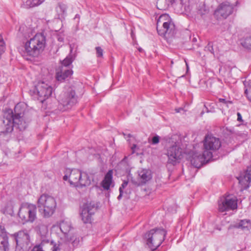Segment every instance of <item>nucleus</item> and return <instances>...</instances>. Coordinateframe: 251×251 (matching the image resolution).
Segmentation results:
<instances>
[{
	"instance_id": "f257e3e1",
	"label": "nucleus",
	"mask_w": 251,
	"mask_h": 251,
	"mask_svg": "<svg viewBox=\"0 0 251 251\" xmlns=\"http://www.w3.org/2000/svg\"><path fill=\"white\" fill-rule=\"evenodd\" d=\"M25 109L24 103H18L14 112L9 110L5 113L3 118L0 119V133H11L14 127L21 131L25 130L31 120L30 113Z\"/></svg>"
},
{
	"instance_id": "2eb2a0df",
	"label": "nucleus",
	"mask_w": 251,
	"mask_h": 251,
	"mask_svg": "<svg viewBox=\"0 0 251 251\" xmlns=\"http://www.w3.org/2000/svg\"><path fill=\"white\" fill-rule=\"evenodd\" d=\"M35 90L38 96V99L42 103L48 99L52 94L53 89L52 87L44 81L38 83L35 86Z\"/></svg>"
},
{
	"instance_id": "1a4fd4ad",
	"label": "nucleus",
	"mask_w": 251,
	"mask_h": 251,
	"mask_svg": "<svg viewBox=\"0 0 251 251\" xmlns=\"http://www.w3.org/2000/svg\"><path fill=\"white\" fill-rule=\"evenodd\" d=\"M203 142L204 156L207 158L212 159V152L218 150L221 146L220 140L212 135H207Z\"/></svg>"
},
{
	"instance_id": "2f4dec72",
	"label": "nucleus",
	"mask_w": 251,
	"mask_h": 251,
	"mask_svg": "<svg viewBox=\"0 0 251 251\" xmlns=\"http://www.w3.org/2000/svg\"><path fill=\"white\" fill-rule=\"evenodd\" d=\"M70 241H72V244L73 245V246H76L78 245L79 240L78 238H77L74 236H73L72 237H70Z\"/></svg>"
},
{
	"instance_id": "6ab92c4d",
	"label": "nucleus",
	"mask_w": 251,
	"mask_h": 251,
	"mask_svg": "<svg viewBox=\"0 0 251 251\" xmlns=\"http://www.w3.org/2000/svg\"><path fill=\"white\" fill-rule=\"evenodd\" d=\"M0 250L3 251L9 250L8 237L4 228L0 227Z\"/></svg>"
},
{
	"instance_id": "f704fd0d",
	"label": "nucleus",
	"mask_w": 251,
	"mask_h": 251,
	"mask_svg": "<svg viewBox=\"0 0 251 251\" xmlns=\"http://www.w3.org/2000/svg\"><path fill=\"white\" fill-rule=\"evenodd\" d=\"M219 102H222V103H224L225 104H227V103H232V102L231 101H227L225 99H222V98H220L219 99Z\"/></svg>"
},
{
	"instance_id": "72a5a7b5",
	"label": "nucleus",
	"mask_w": 251,
	"mask_h": 251,
	"mask_svg": "<svg viewBox=\"0 0 251 251\" xmlns=\"http://www.w3.org/2000/svg\"><path fill=\"white\" fill-rule=\"evenodd\" d=\"M160 137L158 135L153 136L151 139V144L155 145L159 142Z\"/></svg>"
},
{
	"instance_id": "39448f33",
	"label": "nucleus",
	"mask_w": 251,
	"mask_h": 251,
	"mask_svg": "<svg viewBox=\"0 0 251 251\" xmlns=\"http://www.w3.org/2000/svg\"><path fill=\"white\" fill-rule=\"evenodd\" d=\"M156 29L158 33L167 38L173 37L175 34V25L171 22L168 14H162L157 21Z\"/></svg>"
},
{
	"instance_id": "79ce46f5",
	"label": "nucleus",
	"mask_w": 251,
	"mask_h": 251,
	"mask_svg": "<svg viewBox=\"0 0 251 251\" xmlns=\"http://www.w3.org/2000/svg\"><path fill=\"white\" fill-rule=\"evenodd\" d=\"M127 136L128 137H130L131 136V135L130 134H128V135H127Z\"/></svg>"
},
{
	"instance_id": "412c9836",
	"label": "nucleus",
	"mask_w": 251,
	"mask_h": 251,
	"mask_svg": "<svg viewBox=\"0 0 251 251\" xmlns=\"http://www.w3.org/2000/svg\"><path fill=\"white\" fill-rule=\"evenodd\" d=\"M139 183L141 184H146L152 178L151 171L149 169H142L138 171Z\"/></svg>"
},
{
	"instance_id": "0eeeda50",
	"label": "nucleus",
	"mask_w": 251,
	"mask_h": 251,
	"mask_svg": "<svg viewBox=\"0 0 251 251\" xmlns=\"http://www.w3.org/2000/svg\"><path fill=\"white\" fill-rule=\"evenodd\" d=\"M75 59L72 54L68 55L61 63V65L56 70V78L60 82H63L71 77L73 72L71 64Z\"/></svg>"
},
{
	"instance_id": "cd10ccee",
	"label": "nucleus",
	"mask_w": 251,
	"mask_h": 251,
	"mask_svg": "<svg viewBox=\"0 0 251 251\" xmlns=\"http://www.w3.org/2000/svg\"><path fill=\"white\" fill-rule=\"evenodd\" d=\"M241 44L245 48L251 50V35L246 36Z\"/></svg>"
},
{
	"instance_id": "a19ab883",
	"label": "nucleus",
	"mask_w": 251,
	"mask_h": 251,
	"mask_svg": "<svg viewBox=\"0 0 251 251\" xmlns=\"http://www.w3.org/2000/svg\"><path fill=\"white\" fill-rule=\"evenodd\" d=\"M186 62V66H187V70H188V64Z\"/></svg>"
},
{
	"instance_id": "7c9ffc66",
	"label": "nucleus",
	"mask_w": 251,
	"mask_h": 251,
	"mask_svg": "<svg viewBox=\"0 0 251 251\" xmlns=\"http://www.w3.org/2000/svg\"><path fill=\"white\" fill-rule=\"evenodd\" d=\"M96 55L97 57L100 58L102 57L103 50L100 47H97L96 48Z\"/></svg>"
},
{
	"instance_id": "f8f14e48",
	"label": "nucleus",
	"mask_w": 251,
	"mask_h": 251,
	"mask_svg": "<svg viewBox=\"0 0 251 251\" xmlns=\"http://www.w3.org/2000/svg\"><path fill=\"white\" fill-rule=\"evenodd\" d=\"M237 208V198L230 194H226L219 201V210L220 212L234 210Z\"/></svg>"
},
{
	"instance_id": "aec40b11",
	"label": "nucleus",
	"mask_w": 251,
	"mask_h": 251,
	"mask_svg": "<svg viewBox=\"0 0 251 251\" xmlns=\"http://www.w3.org/2000/svg\"><path fill=\"white\" fill-rule=\"evenodd\" d=\"M46 245H48L51 249H53L52 251L57 250V248H55L53 245L52 241H50L49 239H45L41 240L40 244L34 246L31 251H45Z\"/></svg>"
},
{
	"instance_id": "393cba45",
	"label": "nucleus",
	"mask_w": 251,
	"mask_h": 251,
	"mask_svg": "<svg viewBox=\"0 0 251 251\" xmlns=\"http://www.w3.org/2000/svg\"><path fill=\"white\" fill-rule=\"evenodd\" d=\"M174 1L175 0H157L156 7L159 10H165L169 4L173 3Z\"/></svg>"
},
{
	"instance_id": "37998d69",
	"label": "nucleus",
	"mask_w": 251,
	"mask_h": 251,
	"mask_svg": "<svg viewBox=\"0 0 251 251\" xmlns=\"http://www.w3.org/2000/svg\"><path fill=\"white\" fill-rule=\"evenodd\" d=\"M3 187V185L1 183H0V187Z\"/></svg>"
},
{
	"instance_id": "bb28decb",
	"label": "nucleus",
	"mask_w": 251,
	"mask_h": 251,
	"mask_svg": "<svg viewBox=\"0 0 251 251\" xmlns=\"http://www.w3.org/2000/svg\"><path fill=\"white\" fill-rule=\"evenodd\" d=\"M71 228V226L70 223L62 221L60 224V229L61 232L66 235L70 231Z\"/></svg>"
},
{
	"instance_id": "20e7f679",
	"label": "nucleus",
	"mask_w": 251,
	"mask_h": 251,
	"mask_svg": "<svg viewBox=\"0 0 251 251\" xmlns=\"http://www.w3.org/2000/svg\"><path fill=\"white\" fill-rule=\"evenodd\" d=\"M166 234V231L162 228L150 230L145 234L147 245L151 250H155L165 240Z\"/></svg>"
},
{
	"instance_id": "423d86ee",
	"label": "nucleus",
	"mask_w": 251,
	"mask_h": 251,
	"mask_svg": "<svg viewBox=\"0 0 251 251\" xmlns=\"http://www.w3.org/2000/svg\"><path fill=\"white\" fill-rule=\"evenodd\" d=\"M38 207L43 216L49 218L55 212L56 207V201L52 197L43 194L38 199Z\"/></svg>"
},
{
	"instance_id": "3c124183",
	"label": "nucleus",
	"mask_w": 251,
	"mask_h": 251,
	"mask_svg": "<svg viewBox=\"0 0 251 251\" xmlns=\"http://www.w3.org/2000/svg\"><path fill=\"white\" fill-rule=\"evenodd\" d=\"M179 110H176L177 112H179Z\"/></svg>"
},
{
	"instance_id": "c9c22d12",
	"label": "nucleus",
	"mask_w": 251,
	"mask_h": 251,
	"mask_svg": "<svg viewBox=\"0 0 251 251\" xmlns=\"http://www.w3.org/2000/svg\"><path fill=\"white\" fill-rule=\"evenodd\" d=\"M128 184V181L127 180H124L123 183L122 184L121 186L120 187V188H125Z\"/></svg>"
},
{
	"instance_id": "c756f323",
	"label": "nucleus",
	"mask_w": 251,
	"mask_h": 251,
	"mask_svg": "<svg viewBox=\"0 0 251 251\" xmlns=\"http://www.w3.org/2000/svg\"><path fill=\"white\" fill-rule=\"evenodd\" d=\"M208 9L206 8V6L204 4H202L201 6H200V8L198 9V13L201 16L208 13Z\"/></svg>"
},
{
	"instance_id": "4c0bfd02",
	"label": "nucleus",
	"mask_w": 251,
	"mask_h": 251,
	"mask_svg": "<svg viewBox=\"0 0 251 251\" xmlns=\"http://www.w3.org/2000/svg\"><path fill=\"white\" fill-rule=\"evenodd\" d=\"M237 120L238 121H242L241 114L239 112L237 113Z\"/></svg>"
},
{
	"instance_id": "5701e85b",
	"label": "nucleus",
	"mask_w": 251,
	"mask_h": 251,
	"mask_svg": "<svg viewBox=\"0 0 251 251\" xmlns=\"http://www.w3.org/2000/svg\"><path fill=\"white\" fill-rule=\"evenodd\" d=\"M112 178L113 171L110 170L106 174L103 180L101 182V185L103 188H109L110 186L114 187Z\"/></svg>"
},
{
	"instance_id": "dca6fc26",
	"label": "nucleus",
	"mask_w": 251,
	"mask_h": 251,
	"mask_svg": "<svg viewBox=\"0 0 251 251\" xmlns=\"http://www.w3.org/2000/svg\"><path fill=\"white\" fill-rule=\"evenodd\" d=\"M234 6L228 1L224 2L215 10V15L220 18L226 19L233 13Z\"/></svg>"
},
{
	"instance_id": "4be33fe9",
	"label": "nucleus",
	"mask_w": 251,
	"mask_h": 251,
	"mask_svg": "<svg viewBox=\"0 0 251 251\" xmlns=\"http://www.w3.org/2000/svg\"><path fill=\"white\" fill-rule=\"evenodd\" d=\"M35 229L41 236V241L45 239H48L49 231L46 225L40 221L38 223Z\"/></svg>"
},
{
	"instance_id": "c03bdc74",
	"label": "nucleus",
	"mask_w": 251,
	"mask_h": 251,
	"mask_svg": "<svg viewBox=\"0 0 251 251\" xmlns=\"http://www.w3.org/2000/svg\"><path fill=\"white\" fill-rule=\"evenodd\" d=\"M247 91H248V90H247V89H246V90H245V93L246 94H247Z\"/></svg>"
},
{
	"instance_id": "4468645a",
	"label": "nucleus",
	"mask_w": 251,
	"mask_h": 251,
	"mask_svg": "<svg viewBox=\"0 0 251 251\" xmlns=\"http://www.w3.org/2000/svg\"><path fill=\"white\" fill-rule=\"evenodd\" d=\"M18 215L24 223H32L36 218V207L33 204L22 207L19 211Z\"/></svg>"
},
{
	"instance_id": "f03ea898",
	"label": "nucleus",
	"mask_w": 251,
	"mask_h": 251,
	"mask_svg": "<svg viewBox=\"0 0 251 251\" xmlns=\"http://www.w3.org/2000/svg\"><path fill=\"white\" fill-rule=\"evenodd\" d=\"M46 45V37L42 33H37L27 41L24 46L22 55L26 60L38 56L44 50Z\"/></svg>"
},
{
	"instance_id": "6e6552de",
	"label": "nucleus",
	"mask_w": 251,
	"mask_h": 251,
	"mask_svg": "<svg viewBox=\"0 0 251 251\" xmlns=\"http://www.w3.org/2000/svg\"><path fill=\"white\" fill-rule=\"evenodd\" d=\"M176 137L177 139H175L174 137L172 138L175 141H172V143L167 150L168 162L173 165H175L177 161L180 159L182 155V149L181 147V140L179 137Z\"/></svg>"
},
{
	"instance_id": "ddd939ff",
	"label": "nucleus",
	"mask_w": 251,
	"mask_h": 251,
	"mask_svg": "<svg viewBox=\"0 0 251 251\" xmlns=\"http://www.w3.org/2000/svg\"><path fill=\"white\" fill-rule=\"evenodd\" d=\"M16 243L15 251H26L30 243V236L26 230L19 231L14 234Z\"/></svg>"
},
{
	"instance_id": "49530a36",
	"label": "nucleus",
	"mask_w": 251,
	"mask_h": 251,
	"mask_svg": "<svg viewBox=\"0 0 251 251\" xmlns=\"http://www.w3.org/2000/svg\"><path fill=\"white\" fill-rule=\"evenodd\" d=\"M139 50L140 51H141L142 49H139Z\"/></svg>"
},
{
	"instance_id": "f3484780",
	"label": "nucleus",
	"mask_w": 251,
	"mask_h": 251,
	"mask_svg": "<svg viewBox=\"0 0 251 251\" xmlns=\"http://www.w3.org/2000/svg\"><path fill=\"white\" fill-rule=\"evenodd\" d=\"M187 159L190 161L191 164L195 168H200L203 162L209 161L210 158H207L202 154L194 151H190L187 156Z\"/></svg>"
},
{
	"instance_id": "7ed1b4c3",
	"label": "nucleus",
	"mask_w": 251,
	"mask_h": 251,
	"mask_svg": "<svg viewBox=\"0 0 251 251\" xmlns=\"http://www.w3.org/2000/svg\"><path fill=\"white\" fill-rule=\"evenodd\" d=\"M64 174L63 180L68 181L72 187H86L91 183L88 175L86 173L82 174L78 169H66Z\"/></svg>"
},
{
	"instance_id": "e433bc0d",
	"label": "nucleus",
	"mask_w": 251,
	"mask_h": 251,
	"mask_svg": "<svg viewBox=\"0 0 251 251\" xmlns=\"http://www.w3.org/2000/svg\"><path fill=\"white\" fill-rule=\"evenodd\" d=\"M124 190V189H119L120 194H119V196L118 197V199L119 200H120L121 199V198L122 197V196H123Z\"/></svg>"
},
{
	"instance_id": "9d476101",
	"label": "nucleus",
	"mask_w": 251,
	"mask_h": 251,
	"mask_svg": "<svg viewBox=\"0 0 251 251\" xmlns=\"http://www.w3.org/2000/svg\"><path fill=\"white\" fill-rule=\"evenodd\" d=\"M58 108L65 111L71 108L77 102V97L74 90L70 89L62 94L59 98Z\"/></svg>"
},
{
	"instance_id": "de8ad7c7",
	"label": "nucleus",
	"mask_w": 251,
	"mask_h": 251,
	"mask_svg": "<svg viewBox=\"0 0 251 251\" xmlns=\"http://www.w3.org/2000/svg\"><path fill=\"white\" fill-rule=\"evenodd\" d=\"M193 40H194V41H196V38H194V39H193Z\"/></svg>"
},
{
	"instance_id": "58836bf2",
	"label": "nucleus",
	"mask_w": 251,
	"mask_h": 251,
	"mask_svg": "<svg viewBox=\"0 0 251 251\" xmlns=\"http://www.w3.org/2000/svg\"><path fill=\"white\" fill-rule=\"evenodd\" d=\"M137 148V146L135 144L133 145V146L131 147V150H132V153H134L135 151V149Z\"/></svg>"
},
{
	"instance_id": "ea45409f",
	"label": "nucleus",
	"mask_w": 251,
	"mask_h": 251,
	"mask_svg": "<svg viewBox=\"0 0 251 251\" xmlns=\"http://www.w3.org/2000/svg\"><path fill=\"white\" fill-rule=\"evenodd\" d=\"M124 197H125L126 198V199L128 198V196L127 195V194L126 193L125 195H124Z\"/></svg>"
},
{
	"instance_id": "9b49d317",
	"label": "nucleus",
	"mask_w": 251,
	"mask_h": 251,
	"mask_svg": "<svg viewBox=\"0 0 251 251\" xmlns=\"http://www.w3.org/2000/svg\"><path fill=\"white\" fill-rule=\"evenodd\" d=\"M98 206V202L94 201H87L83 204L81 207L80 215L84 223H91L92 216L97 210Z\"/></svg>"
},
{
	"instance_id": "a878e982",
	"label": "nucleus",
	"mask_w": 251,
	"mask_h": 251,
	"mask_svg": "<svg viewBox=\"0 0 251 251\" xmlns=\"http://www.w3.org/2000/svg\"><path fill=\"white\" fill-rule=\"evenodd\" d=\"M43 0H27L23 4V7L25 8H29L41 4Z\"/></svg>"
},
{
	"instance_id": "09e8293b",
	"label": "nucleus",
	"mask_w": 251,
	"mask_h": 251,
	"mask_svg": "<svg viewBox=\"0 0 251 251\" xmlns=\"http://www.w3.org/2000/svg\"><path fill=\"white\" fill-rule=\"evenodd\" d=\"M143 190H144V191H146L147 189H143Z\"/></svg>"
},
{
	"instance_id": "a211bd4d",
	"label": "nucleus",
	"mask_w": 251,
	"mask_h": 251,
	"mask_svg": "<svg viewBox=\"0 0 251 251\" xmlns=\"http://www.w3.org/2000/svg\"><path fill=\"white\" fill-rule=\"evenodd\" d=\"M238 180L241 188H248L251 186V165L247 168L245 175L239 177Z\"/></svg>"
},
{
	"instance_id": "b1692460",
	"label": "nucleus",
	"mask_w": 251,
	"mask_h": 251,
	"mask_svg": "<svg viewBox=\"0 0 251 251\" xmlns=\"http://www.w3.org/2000/svg\"><path fill=\"white\" fill-rule=\"evenodd\" d=\"M234 226L237 228L248 230L251 228V221L248 219L241 220L239 223L236 224Z\"/></svg>"
},
{
	"instance_id": "c85d7f7f",
	"label": "nucleus",
	"mask_w": 251,
	"mask_h": 251,
	"mask_svg": "<svg viewBox=\"0 0 251 251\" xmlns=\"http://www.w3.org/2000/svg\"><path fill=\"white\" fill-rule=\"evenodd\" d=\"M67 8V7L66 4L64 3H59L57 7V10L59 11V9L60 14H64L66 12Z\"/></svg>"
},
{
	"instance_id": "8fccbe9b",
	"label": "nucleus",
	"mask_w": 251,
	"mask_h": 251,
	"mask_svg": "<svg viewBox=\"0 0 251 251\" xmlns=\"http://www.w3.org/2000/svg\"><path fill=\"white\" fill-rule=\"evenodd\" d=\"M237 2H238V1H236L235 2V3H236V4H237Z\"/></svg>"
},
{
	"instance_id": "a18cd8bd",
	"label": "nucleus",
	"mask_w": 251,
	"mask_h": 251,
	"mask_svg": "<svg viewBox=\"0 0 251 251\" xmlns=\"http://www.w3.org/2000/svg\"><path fill=\"white\" fill-rule=\"evenodd\" d=\"M124 135L125 136V137L126 138V135L125 134V133H123Z\"/></svg>"
},
{
	"instance_id": "473e14b6",
	"label": "nucleus",
	"mask_w": 251,
	"mask_h": 251,
	"mask_svg": "<svg viewBox=\"0 0 251 251\" xmlns=\"http://www.w3.org/2000/svg\"><path fill=\"white\" fill-rule=\"evenodd\" d=\"M205 50H207L210 52L211 53L214 54L213 43L211 42L209 43L207 46L205 47Z\"/></svg>"
}]
</instances>
